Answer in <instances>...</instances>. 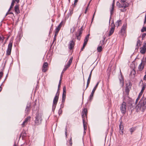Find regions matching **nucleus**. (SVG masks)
Instances as JSON below:
<instances>
[{
	"label": "nucleus",
	"instance_id": "1",
	"mask_svg": "<svg viewBox=\"0 0 146 146\" xmlns=\"http://www.w3.org/2000/svg\"><path fill=\"white\" fill-rule=\"evenodd\" d=\"M123 102H126L129 104L128 108L131 111L134 110L135 108L137 112L140 110L143 112L146 109V98L144 96L142 97L136 107L135 104L133 102L132 99L127 96L126 97L124 98Z\"/></svg>",
	"mask_w": 146,
	"mask_h": 146
},
{
	"label": "nucleus",
	"instance_id": "2",
	"mask_svg": "<svg viewBox=\"0 0 146 146\" xmlns=\"http://www.w3.org/2000/svg\"><path fill=\"white\" fill-rule=\"evenodd\" d=\"M42 115L41 113L37 112L36 114L35 123L38 125L41 123L42 121Z\"/></svg>",
	"mask_w": 146,
	"mask_h": 146
},
{
	"label": "nucleus",
	"instance_id": "3",
	"mask_svg": "<svg viewBox=\"0 0 146 146\" xmlns=\"http://www.w3.org/2000/svg\"><path fill=\"white\" fill-rule=\"evenodd\" d=\"M120 110L123 114H125L126 112L127 106L126 103L123 102L120 107Z\"/></svg>",
	"mask_w": 146,
	"mask_h": 146
},
{
	"label": "nucleus",
	"instance_id": "4",
	"mask_svg": "<svg viewBox=\"0 0 146 146\" xmlns=\"http://www.w3.org/2000/svg\"><path fill=\"white\" fill-rule=\"evenodd\" d=\"M13 41L12 40H10L8 45V48L7 50L6 54L8 55H10L13 45Z\"/></svg>",
	"mask_w": 146,
	"mask_h": 146
},
{
	"label": "nucleus",
	"instance_id": "5",
	"mask_svg": "<svg viewBox=\"0 0 146 146\" xmlns=\"http://www.w3.org/2000/svg\"><path fill=\"white\" fill-rule=\"evenodd\" d=\"M82 28V27L80 29H78L75 34L77 39L79 40H80L81 35L82 33L83 30Z\"/></svg>",
	"mask_w": 146,
	"mask_h": 146
},
{
	"label": "nucleus",
	"instance_id": "6",
	"mask_svg": "<svg viewBox=\"0 0 146 146\" xmlns=\"http://www.w3.org/2000/svg\"><path fill=\"white\" fill-rule=\"evenodd\" d=\"M31 104L30 103H28L25 110L26 115H27L29 113L31 109Z\"/></svg>",
	"mask_w": 146,
	"mask_h": 146
},
{
	"label": "nucleus",
	"instance_id": "7",
	"mask_svg": "<svg viewBox=\"0 0 146 146\" xmlns=\"http://www.w3.org/2000/svg\"><path fill=\"white\" fill-rule=\"evenodd\" d=\"M131 85L130 83L128 84H126V86L125 87V92L126 93V95L127 96L129 94V91L131 89Z\"/></svg>",
	"mask_w": 146,
	"mask_h": 146
},
{
	"label": "nucleus",
	"instance_id": "8",
	"mask_svg": "<svg viewBox=\"0 0 146 146\" xmlns=\"http://www.w3.org/2000/svg\"><path fill=\"white\" fill-rule=\"evenodd\" d=\"M111 27L110 31V33L108 35V36L111 35L114 32V31L115 25L113 21L111 24Z\"/></svg>",
	"mask_w": 146,
	"mask_h": 146
},
{
	"label": "nucleus",
	"instance_id": "9",
	"mask_svg": "<svg viewBox=\"0 0 146 146\" xmlns=\"http://www.w3.org/2000/svg\"><path fill=\"white\" fill-rule=\"evenodd\" d=\"M75 45V42L73 40L70 41L68 44V48L70 50H72Z\"/></svg>",
	"mask_w": 146,
	"mask_h": 146
},
{
	"label": "nucleus",
	"instance_id": "10",
	"mask_svg": "<svg viewBox=\"0 0 146 146\" xmlns=\"http://www.w3.org/2000/svg\"><path fill=\"white\" fill-rule=\"evenodd\" d=\"M48 67V64L46 62H44L42 68V71L44 72H45L47 70V68Z\"/></svg>",
	"mask_w": 146,
	"mask_h": 146
},
{
	"label": "nucleus",
	"instance_id": "11",
	"mask_svg": "<svg viewBox=\"0 0 146 146\" xmlns=\"http://www.w3.org/2000/svg\"><path fill=\"white\" fill-rule=\"evenodd\" d=\"M59 95L58 93H56L55 96L54 98L53 103L54 104L57 103L59 98Z\"/></svg>",
	"mask_w": 146,
	"mask_h": 146
},
{
	"label": "nucleus",
	"instance_id": "12",
	"mask_svg": "<svg viewBox=\"0 0 146 146\" xmlns=\"http://www.w3.org/2000/svg\"><path fill=\"white\" fill-rule=\"evenodd\" d=\"M122 121H121L120 123V125H119V128L120 130V133L121 135H123V125H122Z\"/></svg>",
	"mask_w": 146,
	"mask_h": 146
},
{
	"label": "nucleus",
	"instance_id": "13",
	"mask_svg": "<svg viewBox=\"0 0 146 146\" xmlns=\"http://www.w3.org/2000/svg\"><path fill=\"white\" fill-rule=\"evenodd\" d=\"M146 51V43H145L143 47L141 48L140 52L143 54H144Z\"/></svg>",
	"mask_w": 146,
	"mask_h": 146
},
{
	"label": "nucleus",
	"instance_id": "14",
	"mask_svg": "<svg viewBox=\"0 0 146 146\" xmlns=\"http://www.w3.org/2000/svg\"><path fill=\"white\" fill-rule=\"evenodd\" d=\"M93 70H92L90 72V75H89L88 78V79L87 84V85H86V88H87L88 87L89 84L90 83V80H91V77L92 72Z\"/></svg>",
	"mask_w": 146,
	"mask_h": 146
},
{
	"label": "nucleus",
	"instance_id": "15",
	"mask_svg": "<svg viewBox=\"0 0 146 146\" xmlns=\"http://www.w3.org/2000/svg\"><path fill=\"white\" fill-rule=\"evenodd\" d=\"M87 110L86 108H84L83 111L82 112L81 114L82 118H84V117H86L87 115Z\"/></svg>",
	"mask_w": 146,
	"mask_h": 146
},
{
	"label": "nucleus",
	"instance_id": "16",
	"mask_svg": "<svg viewBox=\"0 0 146 146\" xmlns=\"http://www.w3.org/2000/svg\"><path fill=\"white\" fill-rule=\"evenodd\" d=\"M129 4L127 2L121 1V8H126L129 6Z\"/></svg>",
	"mask_w": 146,
	"mask_h": 146
},
{
	"label": "nucleus",
	"instance_id": "17",
	"mask_svg": "<svg viewBox=\"0 0 146 146\" xmlns=\"http://www.w3.org/2000/svg\"><path fill=\"white\" fill-rule=\"evenodd\" d=\"M144 64H143V62L142 61V62L140 63V64L138 66V69L139 71H141L144 68Z\"/></svg>",
	"mask_w": 146,
	"mask_h": 146
},
{
	"label": "nucleus",
	"instance_id": "18",
	"mask_svg": "<svg viewBox=\"0 0 146 146\" xmlns=\"http://www.w3.org/2000/svg\"><path fill=\"white\" fill-rule=\"evenodd\" d=\"M15 12L17 14L20 13V11L19 8V5H17L15 7Z\"/></svg>",
	"mask_w": 146,
	"mask_h": 146
},
{
	"label": "nucleus",
	"instance_id": "19",
	"mask_svg": "<svg viewBox=\"0 0 146 146\" xmlns=\"http://www.w3.org/2000/svg\"><path fill=\"white\" fill-rule=\"evenodd\" d=\"M126 29V27L124 25L122 27L121 29V34L123 35L124 34L125 32V30Z\"/></svg>",
	"mask_w": 146,
	"mask_h": 146
},
{
	"label": "nucleus",
	"instance_id": "20",
	"mask_svg": "<svg viewBox=\"0 0 146 146\" xmlns=\"http://www.w3.org/2000/svg\"><path fill=\"white\" fill-rule=\"evenodd\" d=\"M62 24L63 23L62 22L60 23V24L56 28L55 31L58 33V32L62 25Z\"/></svg>",
	"mask_w": 146,
	"mask_h": 146
},
{
	"label": "nucleus",
	"instance_id": "21",
	"mask_svg": "<svg viewBox=\"0 0 146 146\" xmlns=\"http://www.w3.org/2000/svg\"><path fill=\"white\" fill-rule=\"evenodd\" d=\"M120 84L121 86L123 87L124 85V81L123 79L122 76L121 77V78H119Z\"/></svg>",
	"mask_w": 146,
	"mask_h": 146
},
{
	"label": "nucleus",
	"instance_id": "22",
	"mask_svg": "<svg viewBox=\"0 0 146 146\" xmlns=\"http://www.w3.org/2000/svg\"><path fill=\"white\" fill-rule=\"evenodd\" d=\"M73 8H72L71 9H70V12L68 14V17H71L72 14L73 13Z\"/></svg>",
	"mask_w": 146,
	"mask_h": 146
},
{
	"label": "nucleus",
	"instance_id": "23",
	"mask_svg": "<svg viewBox=\"0 0 146 146\" xmlns=\"http://www.w3.org/2000/svg\"><path fill=\"white\" fill-rule=\"evenodd\" d=\"M146 87V84H143V86L142 88V89L141 91V92L143 93L144 92V91L145 90V88Z\"/></svg>",
	"mask_w": 146,
	"mask_h": 146
},
{
	"label": "nucleus",
	"instance_id": "24",
	"mask_svg": "<svg viewBox=\"0 0 146 146\" xmlns=\"http://www.w3.org/2000/svg\"><path fill=\"white\" fill-rule=\"evenodd\" d=\"M66 95H62V103H64L65 99L66 98Z\"/></svg>",
	"mask_w": 146,
	"mask_h": 146
},
{
	"label": "nucleus",
	"instance_id": "25",
	"mask_svg": "<svg viewBox=\"0 0 146 146\" xmlns=\"http://www.w3.org/2000/svg\"><path fill=\"white\" fill-rule=\"evenodd\" d=\"M99 83V82H98L96 84V85L95 86V87L94 88L93 90H92V91H93V92H95V90L96 89L98 86Z\"/></svg>",
	"mask_w": 146,
	"mask_h": 146
},
{
	"label": "nucleus",
	"instance_id": "26",
	"mask_svg": "<svg viewBox=\"0 0 146 146\" xmlns=\"http://www.w3.org/2000/svg\"><path fill=\"white\" fill-rule=\"evenodd\" d=\"M70 65L69 64H68L67 63L66 65L65 66V67L63 69V71H65L70 66Z\"/></svg>",
	"mask_w": 146,
	"mask_h": 146
},
{
	"label": "nucleus",
	"instance_id": "27",
	"mask_svg": "<svg viewBox=\"0 0 146 146\" xmlns=\"http://www.w3.org/2000/svg\"><path fill=\"white\" fill-rule=\"evenodd\" d=\"M129 129L131 134H132V133L135 130L136 128L135 127H132L130 129Z\"/></svg>",
	"mask_w": 146,
	"mask_h": 146
},
{
	"label": "nucleus",
	"instance_id": "28",
	"mask_svg": "<svg viewBox=\"0 0 146 146\" xmlns=\"http://www.w3.org/2000/svg\"><path fill=\"white\" fill-rule=\"evenodd\" d=\"M66 88L65 86H64L63 88V92L62 95H66Z\"/></svg>",
	"mask_w": 146,
	"mask_h": 146
},
{
	"label": "nucleus",
	"instance_id": "29",
	"mask_svg": "<svg viewBox=\"0 0 146 146\" xmlns=\"http://www.w3.org/2000/svg\"><path fill=\"white\" fill-rule=\"evenodd\" d=\"M58 33L56 31H55L54 33V37L53 40V42L55 40H56V36L57 35Z\"/></svg>",
	"mask_w": 146,
	"mask_h": 146
},
{
	"label": "nucleus",
	"instance_id": "30",
	"mask_svg": "<svg viewBox=\"0 0 146 146\" xmlns=\"http://www.w3.org/2000/svg\"><path fill=\"white\" fill-rule=\"evenodd\" d=\"M121 20H119L117 21L115 23L116 25L117 26V27H118L119 26L120 24H121Z\"/></svg>",
	"mask_w": 146,
	"mask_h": 146
},
{
	"label": "nucleus",
	"instance_id": "31",
	"mask_svg": "<svg viewBox=\"0 0 146 146\" xmlns=\"http://www.w3.org/2000/svg\"><path fill=\"white\" fill-rule=\"evenodd\" d=\"M5 38L2 35H0V42H3Z\"/></svg>",
	"mask_w": 146,
	"mask_h": 146
},
{
	"label": "nucleus",
	"instance_id": "32",
	"mask_svg": "<svg viewBox=\"0 0 146 146\" xmlns=\"http://www.w3.org/2000/svg\"><path fill=\"white\" fill-rule=\"evenodd\" d=\"M114 9V7H111V9L110 10V18H111L112 15L113 14V12Z\"/></svg>",
	"mask_w": 146,
	"mask_h": 146
},
{
	"label": "nucleus",
	"instance_id": "33",
	"mask_svg": "<svg viewBox=\"0 0 146 146\" xmlns=\"http://www.w3.org/2000/svg\"><path fill=\"white\" fill-rule=\"evenodd\" d=\"M89 36H90V34H88L86 36L84 40V41L88 42V38H89Z\"/></svg>",
	"mask_w": 146,
	"mask_h": 146
},
{
	"label": "nucleus",
	"instance_id": "34",
	"mask_svg": "<svg viewBox=\"0 0 146 146\" xmlns=\"http://www.w3.org/2000/svg\"><path fill=\"white\" fill-rule=\"evenodd\" d=\"M57 103H56V104H54L53 103V105L52 106V110L53 111H54V110L55 109L56 104Z\"/></svg>",
	"mask_w": 146,
	"mask_h": 146
},
{
	"label": "nucleus",
	"instance_id": "35",
	"mask_svg": "<svg viewBox=\"0 0 146 146\" xmlns=\"http://www.w3.org/2000/svg\"><path fill=\"white\" fill-rule=\"evenodd\" d=\"M97 50L99 52H101L102 50V47L101 46L98 47L97 48Z\"/></svg>",
	"mask_w": 146,
	"mask_h": 146
},
{
	"label": "nucleus",
	"instance_id": "36",
	"mask_svg": "<svg viewBox=\"0 0 146 146\" xmlns=\"http://www.w3.org/2000/svg\"><path fill=\"white\" fill-rule=\"evenodd\" d=\"M94 92L93 91H92L91 93L90 94V100H91L92 99L93 97V95H94Z\"/></svg>",
	"mask_w": 146,
	"mask_h": 146
},
{
	"label": "nucleus",
	"instance_id": "37",
	"mask_svg": "<svg viewBox=\"0 0 146 146\" xmlns=\"http://www.w3.org/2000/svg\"><path fill=\"white\" fill-rule=\"evenodd\" d=\"M117 6L119 8H121V3L118 2H117L116 3Z\"/></svg>",
	"mask_w": 146,
	"mask_h": 146
},
{
	"label": "nucleus",
	"instance_id": "38",
	"mask_svg": "<svg viewBox=\"0 0 146 146\" xmlns=\"http://www.w3.org/2000/svg\"><path fill=\"white\" fill-rule=\"evenodd\" d=\"M69 144L71 145L72 146V137H70V139L69 141Z\"/></svg>",
	"mask_w": 146,
	"mask_h": 146
},
{
	"label": "nucleus",
	"instance_id": "39",
	"mask_svg": "<svg viewBox=\"0 0 146 146\" xmlns=\"http://www.w3.org/2000/svg\"><path fill=\"white\" fill-rule=\"evenodd\" d=\"M83 122V126L84 127H87V125H86V123L84 119L83 118L82 119Z\"/></svg>",
	"mask_w": 146,
	"mask_h": 146
},
{
	"label": "nucleus",
	"instance_id": "40",
	"mask_svg": "<svg viewBox=\"0 0 146 146\" xmlns=\"http://www.w3.org/2000/svg\"><path fill=\"white\" fill-rule=\"evenodd\" d=\"M31 118L30 116L27 117L25 119V121H26L27 123L29 120H30Z\"/></svg>",
	"mask_w": 146,
	"mask_h": 146
},
{
	"label": "nucleus",
	"instance_id": "41",
	"mask_svg": "<svg viewBox=\"0 0 146 146\" xmlns=\"http://www.w3.org/2000/svg\"><path fill=\"white\" fill-rule=\"evenodd\" d=\"M141 31L142 32H143L144 31H146V27H143L141 29Z\"/></svg>",
	"mask_w": 146,
	"mask_h": 146
},
{
	"label": "nucleus",
	"instance_id": "42",
	"mask_svg": "<svg viewBox=\"0 0 146 146\" xmlns=\"http://www.w3.org/2000/svg\"><path fill=\"white\" fill-rule=\"evenodd\" d=\"M27 122L25 120L24 122H23V123L22 124V127H24L25 125H27Z\"/></svg>",
	"mask_w": 146,
	"mask_h": 146
},
{
	"label": "nucleus",
	"instance_id": "43",
	"mask_svg": "<svg viewBox=\"0 0 146 146\" xmlns=\"http://www.w3.org/2000/svg\"><path fill=\"white\" fill-rule=\"evenodd\" d=\"M15 3V1H12L11 3V6H10L11 8H12L14 6V3Z\"/></svg>",
	"mask_w": 146,
	"mask_h": 146
},
{
	"label": "nucleus",
	"instance_id": "44",
	"mask_svg": "<svg viewBox=\"0 0 146 146\" xmlns=\"http://www.w3.org/2000/svg\"><path fill=\"white\" fill-rule=\"evenodd\" d=\"M72 62V60H69V61H68V62L67 63V64H69V65H70L71 63Z\"/></svg>",
	"mask_w": 146,
	"mask_h": 146
},
{
	"label": "nucleus",
	"instance_id": "45",
	"mask_svg": "<svg viewBox=\"0 0 146 146\" xmlns=\"http://www.w3.org/2000/svg\"><path fill=\"white\" fill-rule=\"evenodd\" d=\"M62 113V110L61 109V108H60L59 110L58 113L60 115Z\"/></svg>",
	"mask_w": 146,
	"mask_h": 146
},
{
	"label": "nucleus",
	"instance_id": "46",
	"mask_svg": "<svg viewBox=\"0 0 146 146\" xmlns=\"http://www.w3.org/2000/svg\"><path fill=\"white\" fill-rule=\"evenodd\" d=\"M120 11L121 12H125L126 11V9H125V8H123V9H121Z\"/></svg>",
	"mask_w": 146,
	"mask_h": 146
},
{
	"label": "nucleus",
	"instance_id": "47",
	"mask_svg": "<svg viewBox=\"0 0 146 146\" xmlns=\"http://www.w3.org/2000/svg\"><path fill=\"white\" fill-rule=\"evenodd\" d=\"M142 94H143L142 93L140 92L139 94V95L138 97V98H139L140 99V97H141V95H142Z\"/></svg>",
	"mask_w": 146,
	"mask_h": 146
},
{
	"label": "nucleus",
	"instance_id": "48",
	"mask_svg": "<svg viewBox=\"0 0 146 146\" xmlns=\"http://www.w3.org/2000/svg\"><path fill=\"white\" fill-rule=\"evenodd\" d=\"M106 36H103V40L102 41V44H104V40L105 39V38H106Z\"/></svg>",
	"mask_w": 146,
	"mask_h": 146
},
{
	"label": "nucleus",
	"instance_id": "49",
	"mask_svg": "<svg viewBox=\"0 0 146 146\" xmlns=\"http://www.w3.org/2000/svg\"><path fill=\"white\" fill-rule=\"evenodd\" d=\"M61 84V80H60L59 83V84H58V88H60Z\"/></svg>",
	"mask_w": 146,
	"mask_h": 146
},
{
	"label": "nucleus",
	"instance_id": "50",
	"mask_svg": "<svg viewBox=\"0 0 146 146\" xmlns=\"http://www.w3.org/2000/svg\"><path fill=\"white\" fill-rule=\"evenodd\" d=\"M88 7H88L87 6V7H86V9H85V11L84 12V13H85V14L86 13L87 11V10H88Z\"/></svg>",
	"mask_w": 146,
	"mask_h": 146
},
{
	"label": "nucleus",
	"instance_id": "51",
	"mask_svg": "<svg viewBox=\"0 0 146 146\" xmlns=\"http://www.w3.org/2000/svg\"><path fill=\"white\" fill-rule=\"evenodd\" d=\"M131 73L133 74V75H135V72L134 70H133L131 72Z\"/></svg>",
	"mask_w": 146,
	"mask_h": 146
},
{
	"label": "nucleus",
	"instance_id": "52",
	"mask_svg": "<svg viewBox=\"0 0 146 146\" xmlns=\"http://www.w3.org/2000/svg\"><path fill=\"white\" fill-rule=\"evenodd\" d=\"M146 35V34L145 33H143V34H142V38H144L145 36Z\"/></svg>",
	"mask_w": 146,
	"mask_h": 146
},
{
	"label": "nucleus",
	"instance_id": "53",
	"mask_svg": "<svg viewBox=\"0 0 146 146\" xmlns=\"http://www.w3.org/2000/svg\"><path fill=\"white\" fill-rule=\"evenodd\" d=\"M3 75V73L2 72H0V79L1 78Z\"/></svg>",
	"mask_w": 146,
	"mask_h": 146
},
{
	"label": "nucleus",
	"instance_id": "54",
	"mask_svg": "<svg viewBox=\"0 0 146 146\" xmlns=\"http://www.w3.org/2000/svg\"><path fill=\"white\" fill-rule=\"evenodd\" d=\"M139 98H137L136 99V101H135V104L137 103L138 101H139Z\"/></svg>",
	"mask_w": 146,
	"mask_h": 146
},
{
	"label": "nucleus",
	"instance_id": "55",
	"mask_svg": "<svg viewBox=\"0 0 146 146\" xmlns=\"http://www.w3.org/2000/svg\"><path fill=\"white\" fill-rule=\"evenodd\" d=\"M60 88H58L57 91V92H56V93H58V95H59V93H60V92H59V90H60Z\"/></svg>",
	"mask_w": 146,
	"mask_h": 146
},
{
	"label": "nucleus",
	"instance_id": "56",
	"mask_svg": "<svg viewBox=\"0 0 146 146\" xmlns=\"http://www.w3.org/2000/svg\"><path fill=\"white\" fill-rule=\"evenodd\" d=\"M64 103H62V104L61 105V106H60V107L61 108H63L64 107Z\"/></svg>",
	"mask_w": 146,
	"mask_h": 146
},
{
	"label": "nucleus",
	"instance_id": "57",
	"mask_svg": "<svg viewBox=\"0 0 146 146\" xmlns=\"http://www.w3.org/2000/svg\"><path fill=\"white\" fill-rule=\"evenodd\" d=\"M87 42L84 41V42L83 45H85L86 46V44H87Z\"/></svg>",
	"mask_w": 146,
	"mask_h": 146
},
{
	"label": "nucleus",
	"instance_id": "58",
	"mask_svg": "<svg viewBox=\"0 0 146 146\" xmlns=\"http://www.w3.org/2000/svg\"><path fill=\"white\" fill-rule=\"evenodd\" d=\"M112 7H114V1H113V3H112Z\"/></svg>",
	"mask_w": 146,
	"mask_h": 146
},
{
	"label": "nucleus",
	"instance_id": "59",
	"mask_svg": "<svg viewBox=\"0 0 146 146\" xmlns=\"http://www.w3.org/2000/svg\"><path fill=\"white\" fill-rule=\"evenodd\" d=\"M146 74L145 75V76H144L143 78V79L144 80H146V73H145Z\"/></svg>",
	"mask_w": 146,
	"mask_h": 146
},
{
	"label": "nucleus",
	"instance_id": "60",
	"mask_svg": "<svg viewBox=\"0 0 146 146\" xmlns=\"http://www.w3.org/2000/svg\"><path fill=\"white\" fill-rule=\"evenodd\" d=\"M62 74H61V75L60 76V80H61V81L62 80Z\"/></svg>",
	"mask_w": 146,
	"mask_h": 146
},
{
	"label": "nucleus",
	"instance_id": "61",
	"mask_svg": "<svg viewBox=\"0 0 146 146\" xmlns=\"http://www.w3.org/2000/svg\"><path fill=\"white\" fill-rule=\"evenodd\" d=\"M91 0H90V1L88 3V4L87 6V7H89V5H90V2H91Z\"/></svg>",
	"mask_w": 146,
	"mask_h": 146
},
{
	"label": "nucleus",
	"instance_id": "62",
	"mask_svg": "<svg viewBox=\"0 0 146 146\" xmlns=\"http://www.w3.org/2000/svg\"><path fill=\"white\" fill-rule=\"evenodd\" d=\"M78 0H75L74 4L75 5L76 3H77Z\"/></svg>",
	"mask_w": 146,
	"mask_h": 146
},
{
	"label": "nucleus",
	"instance_id": "63",
	"mask_svg": "<svg viewBox=\"0 0 146 146\" xmlns=\"http://www.w3.org/2000/svg\"><path fill=\"white\" fill-rule=\"evenodd\" d=\"M146 23V18H145L144 21V24H145Z\"/></svg>",
	"mask_w": 146,
	"mask_h": 146
},
{
	"label": "nucleus",
	"instance_id": "64",
	"mask_svg": "<svg viewBox=\"0 0 146 146\" xmlns=\"http://www.w3.org/2000/svg\"><path fill=\"white\" fill-rule=\"evenodd\" d=\"M140 42V40H138L137 41V45H138V43H139V42Z\"/></svg>",
	"mask_w": 146,
	"mask_h": 146
}]
</instances>
